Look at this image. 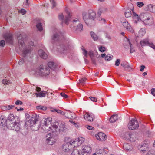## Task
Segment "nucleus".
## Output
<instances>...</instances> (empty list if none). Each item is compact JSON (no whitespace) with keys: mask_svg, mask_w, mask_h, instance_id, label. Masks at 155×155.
Listing matches in <instances>:
<instances>
[{"mask_svg":"<svg viewBox=\"0 0 155 155\" xmlns=\"http://www.w3.org/2000/svg\"><path fill=\"white\" fill-rule=\"evenodd\" d=\"M67 15L65 17L64 22L66 24L68 25L69 24V22L71 18V15L70 13L69 12H67Z\"/></svg>","mask_w":155,"mask_h":155,"instance_id":"obj_27","label":"nucleus"},{"mask_svg":"<svg viewBox=\"0 0 155 155\" xmlns=\"http://www.w3.org/2000/svg\"><path fill=\"white\" fill-rule=\"evenodd\" d=\"M123 148L127 151H130L132 150V147L127 143H124L123 145Z\"/></svg>","mask_w":155,"mask_h":155,"instance_id":"obj_29","label":"nucleus"},{"mask_svg":"<svg viewBox=\"0 0 155 155\" xmlns=\"http://www.w3.org/2000/svg\"><path fill=\"white\" fill-rule=\"evenodd\" d=\"M120 60V59H117L115 61V65L117 66L119 65Z\"/></svg>","mask_w":155,"mask_h":155,"instance_id":"obj_51","label":"nucleus"},{"mask_svg":"<svg viewBox=\"0 0 155 155\" xmlns=\"http://www.w3.org/2000/svg\"><path fill=\"white\" fill-rule=\"evenodd\" d=\"M72 22L74 25V29L77 33L81 32L83 30V26L80 22L79 20L76 18L73 20Z\"/></svg>","mask_w":155,"mask_h":155,"instance_id":"obj_5","label":"nucleus"},{"mask_svg":"<svg viewBox=\"0 0 155 155\" xmlns=\"http://www.w3.org/2000/svg\"><path fill=\"white\" fill-rule=\"evenodd\" d=\"M133 15H134V16L135 18H138V16L137 14L135 13H133Z\"/></svg>","mask_w":155,"mask_h":155,"instance_id":"obj_62","label":"nucleus"},{"mask_svg":"<svg viewBox=\"0 0 155 155\" xmlns=\"http://www.w3.org/2000/svg\"><path fill=\"white\" fill-rule=\"evenodd\" d=\"M50 70L48 67H43L40 66L39 68L37 69L36 71V74L41 76H46L49 74Z\"/></svg>","mask_w":155,"mask_h":155,"instance_id":"obj_4","label":"nucleus"},{"mask_svg":"<svg viewBox=\"0 0 155 155\" xmlns=\"http://www.w3.org/2000/svg\"><path fill=\"white\" fill-rule=\"evenodd\" d=\"M73 144H77L78 146H80L84 141V138L82 137H79L75 140L71 141Z\"/></svg>","mask_w":155,"mask_h":155,"instance_id":"obj_18","label":"nucleus"},{"mask_svg":"<svg viewBox=\"0 0 155 155\" xmlns=\"http://www.w3.org/2000/svg\"><path fill=\"white\" fill-rule=\"evenodd\" d=\"M15 104L16 105H21L22 104V102L20 100H18L17 101H16Z\"/></svg>","mask_w":155,"mask_h":155,"instance_id":"obj_56","label":"nucleus"},{"mask_svg":"<svg viewBox=\"0 0 155 155\" xmlns=\"http://www.w3.org/2000/svg\"><path fill=\"white\" fill-rule=\"evenodd\" d=\"M144 23L146 25H151L153 23V19L151 17H148L147 18V19H145Z\"/></svg>","mask_w":155,"mask_h":155,"instance_id":"obj_26","label":"nucleus"},{"mask_svg":"<svg viewBox=\"0 0 155 155\" xmlns=\"http://www.w3.org/2000/svg\"><path fill=\"white\" fill-rule=\"evenodd\" d=\"M38 54L42 58L46 59L48 57L47 54L42 50L38 51Z\"/></svg>","mask_w":155,"mask_h":155,"instance_id":"obj_24","label":"nucleus"},{"mask_svg":"<svg viewBox=\"0 0 155 155\" xmlns=\"http://www.w3.org/2000/svg\"><path fill=\"white\" fill-rule=\"evenodd\" d=\"M65 114L66 115L65 116L67 118L74 119L75 118L76 115L74 113L67 111L65 112Z\"/></svg>","mask_w":155,"mask_h":155,"instance_id":"obj_21","label":"nucleus"},{"mask_svg":"<svg viewBox=\"0 0 155 155\" xmlns=\"http://www.w3.org/2000/svg\"><path fill=\"white\" fill-rule=\"evenodd\" d=\"M83 19L87 25H88L90 21L89 16L88 13L84 12L83 13Z\"/></svg>","mask_w":155,"mask_h":155,"instance_id":"obj_20","label":"nucleus"},{"mask_svg":"<svg viewBox=\"0 0 155 155\" xmlns=\"http://www.w3.org/2000/svg\"><path fill=\"white\" fill-rule=\"evenodd\" d=\"M72 142L71 141L67 143L62 146L63 150L65 152H69L72 148L75 147V145H73Z\"/></svg>","mask_w":155,"mask_h":155,"instance_id":"obj_12","label":"nucleus"},{"mask_svg":"<svg viewBox=\"0 0 155 155\" xmlns=\"http://www.w3.org/2000/svg\"><path fill=\"white\" fill-rule=\"evenodd\" d=\"M150 46L153 49H155V45L153 44H150Z\"/></svg>","mask_w":155,"mask_h":155,"instance_id":"obj_64","label":"nucleus"},{"mask_svg":"<svg viewBox=\"0 0 155 155\" xmlns=\"http://www.w3.org/2000/svg\"><path fill=\"white\" fill-rule=\"evenodd\" d=\"M146 31L144 28L140 29L139 31V35L140 37H142L145 34Z\"/></svg>","mask_w":155,"mask_h":155,"instance_id":"obj_34","label":"nucleus"},{"mask_svg":"<svg viewBox=\"0 0 155 155\" xmlns=\"http://www.w3.org/2000/svg\"><path fill=\"white\" fill-rule=\"evenodd\" d=\"M51 121L52 118L51 117H48L45 120L44 123V124L45 125L44 128L45 129V131L48 132L49 131L51 130L52 132V129H53V128H52V125H51V126H49L50 125Z\"/></svg>","mask_w":155,"mask_h":155,"instance_id":"obj_7","label":"nucleus"},{"mask_svg":"<svg viewBox=\"0 0 155 155\" xmlns=\"http://www.w3.org/2000/svg\"><path fill=\"white\" fill-rule=\"evenodd\" d=\"M124 68V70L127 71H130L132 69L130 66L128 64Z\"/></svg>","mask_w":155,"mask_h":155,"instance_id":"obj_41","label":"nucleus"},{"mask_svg":"<svg viewBox=\"0 0 155 155\" xmlns=\"http://www.w3.org/2000/svg\"><path fill=\"white\" fill-rule=\"evenodd\" d=\"M38 121V118H37V116L35 115V116L32 117L30 120H26L25 122V126L31 127L32 124L33 125L37 123V122Z\"/></svg>","mask_w":155,"mask_h":155,"instance_id":"obj_10","label":"nucleus"},{"mask_svg":"<svg viewBox=\"0 0 155 155\" xmlns=\"http://www.w3.org/2000/svg\"><path fill=\"white\" fill-rule=\"evenodd\" d=\"M35 95L37 97H45L46 96V94L45 93L40 92L38 93H36Z\"/></svg>","mask_w":155,"mask_h":155,"instance_id":"obj_39","label":"nucleus"},{"mask_svg":"<svg viewBox=\"0 0 155 155\" xmlns=\"http://www.w3.org/2000/svg\"><path fill=\"white\" fill-rule=\"evenodd\" d=\"M60 95L62 97H63L64 98H66L68 97V95L65 94L64 93L62 92L60 93Z\"/></svg>","mask_w":155,"mask_h":155,"instance_id":"obj_47","label":"nucleus"},{"mask_svg":"<svg viewBox=\"0 0 155 155\" xmlns=\"http://www.w3.org/2000/svg\"><path fill=\"white\" fill-rule=\"evenodd\" d=\"M94 115L86 113L84 115V117L85 119L89 121H92L93 120Z\"/></svg>","mask_w":155,"mask_h":155,"instance_id":"obj_23","label":"nucleus"},{"mask_svg":"<svg viewBox=\"0 0 155 155\" xmlns=\"http://www.w3.org/2000/svg\"><path fill=\"white\" fill-rule=\"evenodd\" d=\"M4 37L7 42L10 44L12 43L13 37L12 34H6L4 35Z\"/></svg>","mask_w":155,"mask_h":155,"instance_id":"obj_19","label":"nucleus"},{"mask_svg":"<svg viewBox=\"0 0 155 155\" xmlns=\"http://www.w3.org/2000/svg\"><path fill=\"white\" fill-rule=\"evenodd\" d=\"M36 108L38 110H45L47 109V107L41 105L37 106Z\"/></svg>","mask_w":155,"mask_h":155,"instance_id":"obj_38","label":"nucleus"},{"mask_svg":"<svg viewBox=\"0 0 155 155\" xmlns=\"http://www.w3.org/2000/svg\"><path fill=\"white\" fill-rule=\"evenodd\" d=\"M17 39L18 41L19 48L20 51H21L23 53L24 58L21 59L18 62L19 65H21L23 64L26 60V57L30 52L31 47L34 45L33 42H31V44L27 46L25 45L22 35L20 33H17L16 35Z\"/></svg>","mask_w":155,"mask_h":155,"instance_id":"obj_2","label":"nucleus"},{"mask_svg":"<svg viewBox=\"0 0 155 155\" xmlns=\"http://www.w3.org/2000/svg\"><path fill=\"white\" fill-rule=\"evenodd\" d=\"M95 137L97 140L101 141H105L106 138L105 134L102 132H99L96 134Z\"/></svg>","mask_w":155,"mask_h":155,"instance_id":"obj_17","label":"nucleus"},{"mask_svg":"<svg viewBox=\"0 0 155 155\" xmlns=\"http://www.w3.org/2000/svg\"><path fill=\"white\" fill-rule=\"evenodd\" d=\"M86 80V78H82L79 80V83L81 84L82 85H83L85 83V81Z\"/></svg>","mask_w":155,"mask_h":155,"instance_id":"obj_43","label":"nucleus"},{"mask_svg":"<svg viewBox=\"0 0 155 155\" xmlns=\"http://www.w3.org/2000/svg\"><path fill=\"white\" fill-rule=\"evenodd\" d=\"M124 137L126 139H129L130 141H135V138L134 137H135L134 134H131L129 132H125L124 135Z\"/></svg>","mask_w":155,"mask_h":155,"instance_id":"obj_15","label":"nucleus"},{"mask_svg":"<svg viewBox=\"0 0 155 155\" xmlns=\"http://www.w3.org/2000/svg\"><path fill=\"white\" fill-rule=\"evenodd\" d=\"M118 116L117 115H114L110 118L109 121L111 123H114L118 119Z\"/></svg>","mask_w":155,"mask_h":155,"instance_id":"obj_30","label":"nucleus"},{"mask_svg":"<svg viewBox=\"0 0 155 155\" xmlns=\"http://www.w3.org/2000/svg\"><path fill=\"white\" fill-rule=\"evenodd\" d=\"M48 66L49 68H51L52 69L55 70L56 68V66L54 65V63L53 62H49L48 63Z\"/></svg>","mask_w":155,"mask_h":155,"instance_id":"obj_31","label":"nucleus"},{"mask_svg":"<svg viewBox=\"0 0 155 155\" xmlns=\"http://www.w3.org/2000/svg\"><path fill=\"white\" fill-rule=\"evenodd\" d=\"M89 98L90 100L93 102H97V98L95 97H90Z\"/></svg>","mask_w":155,"mask_h":155,"instance_id":"obj_46","label":"nucleus"},{"mask_svg":"<svg viewBox=\"0 0 155 155\" xmlns=\"http://www.w3.org/2000/svg\"><path fill=\"white\" fill-rule=\"evenodd\" d=\"M113 56L110 55H107L105 57V60L107 61H109L112 59Z\"/></svg>","mask_w":155,"mask_h":155,"instance_id":"obj_42","label":"nucleus"},{"mask_svg":"<svg viewBox=\"0 0 155 155\" xmlns=\"http://www.w3.org/2000/svg\"><path fill=\"white\" fill-rule=\"evenodd\" d=\"M2 108L4 110H9V107H8V106H2Z\"/></svg>","mask_w":155,"mask_h":155,"instance_id":"obj_50","label":"nucleus"},{"mask_svg":"<svg viewBox=\"0 0 155 155\" xmlns=\"http://www.w3.org/2000/svg\"><path fill=\"white\" fill-rule=\"evenodd\" d=\"M131 12L130 9H127L125 12V15L126 17L128 18L131 16Z\"/></svg>","mask_w":155,"mask_h":155,"instance_id":"obj_36","label":"nucleus"},{"mask_svg":"<svg viewBox=\"0 0 155 155\" xmlns=\"http://www.w3.org/2000/svg\"><path fill=\"white\" fill-rule=\"evenodd\" d=\"M140 44L141 46L143 47L145 46L148 45L149 44V42L148 40L144 39L140 41Z\"/></svg>","mask_w":155,"mask_h":155,"instance_id":"obj_32","label":"nucleus"},{"mask_svg":"<svg viewBox=\"0 0 155 155\" xmlns=\"http://www.w3.org/2000/svg\"><path fill=\"white\" fill-rule=\"evenodd\" d=\"M61 36L62 35L60 31L58 30H55L51 37L52 42L58 41L61 38Z\"/></svg>","mask_w":155,"mask_h":155,"instance_id":"obj_11","label":"nucleus"},{"mask_svg":"<svg viewBox=\"0 0 155 155\" xmlns=\"http://www.w3.org/2000/svg\"><path fill=\"white\" fill-rule=\"evenodd\" d=\"M52 111H55V112H57L59 114V113H60V112L61 111V110H60L54 109V110H52Z\"/></svg>","mask_w":155,"mask_h":155,"instance_id":"obj_63","label":"nucleus"},{"mask_svg":"<svg viewBox=\"0 0 155 155\" xmlns=\"http://www.w3.org/2000/svg\"><path fill=\"white\" fill-rule=\"evenodd\" d=\"M5 44V41L4 40H1L0 41V46L3 47Z\"/></svg>","mask_w":155,"mask_h":155,"instance_id":"obj_54","label":"nucleus"},{"mask_svg":"<svg viewBox=\"0 0 155 155\" xmlns=\"http://www.w3.org/2000/svg\"><path fill=\"white\" fill-rule=\"evenodd\" d=\"M137 6L139 7H141L144 5V3L142 2H139L137 3Z\"/></svg>","mask_w":155,"mask_h":155,"instance_id":"obj_45","label":"nucleus"},{"mask_svg":"<svg viewBox=\"0 0 155 155\" xmlns=\"http://www.w3.org/2000/svg\"><path fill=\"white\" fill-rule=\"evenodd\" d=\"M2 83L4 84H9V82L8 81L6 80H2Z\"/></svg>","mask_w":155,"mask_h":155,"instance_id":"obj_59","label":"nucleus"},{"mask_svg":"<svg viewBox=\"0 0 155 155\" xmlns=\"http://www.w3.org/2000/svg\"><path fill=\"white\" fill-rule=\"evenodd\" d=\"M86 127L88 129L91 130H94V128L91 126H90L89 125H87L86 126Z\"/></svg>","mask_w":155,"mask_h":155,"instance_id":"obj_52","label":"nucleus"},{"mask_svg":"<svg viewBox=\"0 0 155 155\" xmlns=\"http://www.w3.org/2000/svg\"><path fill=\"white\" fill-rule=\"evenodd\" d=\"M39 124L37 123L34 124H32L31 127V129L34 131L38 130L39 128Z\"/></svg>","mask_w":155,"mask_h":155,"instance_id":"obj_28","label":"nucleus"},{"mask_svg":"<svg viewBox=\"0 0 155 155\" xmlns=\"http://www.w3.org/2000/svg\"><path fill=\"white\" fill-rule=\"evenodd\" d=\"M82 151L83 153H87L86 155H88L91 152V146L88 145L84 146L82 147ZM82 155H84L82 154ZM81 155V154H80Z\"/></svg>","mask_w":155,"mask_h":155,"instance_id":"obj_16","label":"nucleus"},{"mask_svg":"<svg viewBox=\"0 0 155 155\" xmlns=\"http://www.w3.org/2000/svg\"><path fill=\"white\" fill-rule=\"evenodd\" d=\"M58 18L59 19L63 21L64 18V16L62 14H61L59 15Z\"/></svg>","mask_w":155,"mask_h":155,"instance_id":"obj_55","label":"nucleus"},{"mask_svg":"<svg viewBox=\"0 0 155 155\" xmlns=\"http://www.w3.org/2000/svg\"><path fill=\"white\" fill-rule=\"evenodd\" d=\"M46 142L49 145H52L55 142L56 137L51 134L50 133L48 134L46 137Z\"/></svg>","mask_w":155,"mask_h":155,"instance_id":"obj_8","label":"nucleus"},{"mask_svg":"<svg viewBox=\"0 0 155 155\" xmlns=\"http://www.w3.org/2000/svg\"><path fill=\"white\" fill-rule=\"evenodd\" d=\"M146 8L147 11L155 13V5L152 4L148 5H147Z\"/></svg>","mask_w":155,"mask_h":155,"instance_id":"obj_25","label":"nucleus"},{"mask_svg":"<svg viewBox=\"0 0 155 155\" xmlns=\"http://www.w3.org/2000/svg\"><path fill=\"white\" fill-rule=\"evenodd\" d=\"M139 125L138 122L136 118H134L129 122L128 127L129 130H133L138 128Z\"/></svg>","mask_w":155,"mask_h":155,"instance_id":"obj_6","label":"nucleus"},{"mask_svg":"<svg viewBox=\"0 0 155 155\" xmlns=\"http://www.w3.org/2000/svg\"><path fill=\"white\" fill-rule=\"evenodd\" d=\"M124 46L126 48H127L130 46V51L131 53L134 52L135 51V49L134 48L132 45L130 43L129 40L128 39H127V41H125V43H124Z\"/></svg>","mask_w":155,"mask_h":155,"instance_id":"obj_13","label":"nucleus"},{"mask_svg":"<svg viewBox=\"0 0 155 155\" xmlns=\"http://www.w3.org/2000/svg\"><path fill=\"white\" fill-rule=\"evenodd\" d=\"M52 126L53 133L57 132V130H58L62 131H64L66 130L65 123L64 122H61L60 123L56 122L53 123Z\"/></svg>","mask_w":155,"mask_h":155,"instance_id":"obj_3","label":"nucleus"},{"mask_svg":"<svg viewBox=\"0 0 155 155\" xmlns=\"http://www.w3.org/2000/svg\"><path fill=\"white\" fill-rule=\"evenodd\" d=\"M71 155H80L79 151L77 149H75L72 152Z\"/></svg>","mask_w":155,"mask_h":155,"instance_id":"obj_40","label":"nucleus"},{"mask_svg":"<svg viewBox=\"0 0 155 155\" xmlns=\"http://www.w3.org/2000/svg\"><path fill=\"white\" fill-rule=\"evenodd\" d=\"M83 54L86 57L87 56V51L85 49H83Z\"/></svg>","mask_w":155,"mask_h":155,"instance_id":"obj_58","label":"nucleus"},{"mask_svg":"<svg viewBox=\"0 0 155 155\" xmlns=\"http://www.w3.org/2000/svg\"><path fill=\"white\" fill-rule=\"evenodd\" d=\"M90 34L91 37L94 41H97L98 40V36L93 31H91Z\"/></svg>","mask_w":155,"mask_h":155,"instance_id":"obj_33","label":"nucleus"},{"mask_svg":"<svg viewBox=\"0 0 155 155\" xmlns=\"http://www.w3.org/2000/svg\"><path fill=\"white\" fill-rule=\"evenodd\" d=\"M145 68V66L144 65H142L141 66V68L140 69V71L143 72L144 71V69Z\"/></svg>","mask_w":155,"mask_h":155,"instance_id":"obj_61","label":"nucleus"},{"mask_svg":"<svg viewBox=\"0 0 155 155\" xmlns=\"http://www.w3.org/2000/svg\"><path fill=\"white\" fill-rule=\"evenodd\" d=\"M57 48L58 51L61 53L66 54L70 52L71 47L70 46H65L63 45H61L60 46H58Z\"/></svg>","mask_w":155,"mask_h":155,"instance_id":"obj_9","label":"nucleus"},{"mask_svg":"<svg viewBox=\"0 0 155 155\" xmlns=\"http://www.w3.org/2000/svg\"><path fill=\"white\" fill-rule=\"evenodd\" d=\"M51 4L52 5V8L55 7L56 5V3L54 0H50Z\"/></svg>","mask_w":155,"mask_h":155,"instance_id":"obj_44","label":"nucleus"},{"mask_svg":"<svg viewBox=\"0 0 155 155\" xmlns=\"http://www.w3.org/2000/svg\"><path fill=\"white\" fill-rule=\"evenodd\" d=\"M152 94L155 96V88H152L151 90Z\"/></svg>","mask_w":155,"mask_h":155,"instance_id":"obj_57","label":"nucleus"},{"mask_svg":"<svg viewBox=\"0 0 155 155\" xmlns=\"http://www.w3.org/2000/svg\"><path fill=\"white\" fill-rule=\"evenodd\" d=\"M0 122L2 126H6L9 129L15 131H18L20 127L19 118L16 116H14L13 114H10L8 116L7 119H4V117L1 116Z\"/></svg>","mask_w":155,"mask_h":155,"instance_id":"obj_1","label":"nucleus"},{"mask_svg":"<svg viewBox=\"0 0 155 155\" xmlns=\"http://www.w3.org/2000/svg\"><path fill=\"white\" fill-rule=\"evenodd\" d=\"M88 54L91 58H92L94 56V54L92 51H89L88 53Z\"/></svg>","mask_w":155,"mask_h":155,"instance_id":"obj_53","label":"nucleus"},{"mask_svg":"<svg viewBox=\"0 0 155 155\" xmlns=\"http://www.w3.org/2000/svg\"><path fill=\"white\" fill-rule=\"evenodd\" d=\"M19 12L20 13H21L22 15H24L26 13V11H25V10L22 9L21 10H19Z\"/></svg>","mask_w":155,"mask_h":155,"instance_id":"obj_49","label":"nucleus"},{"mask_svg":"<svg viewBox=\"0 0 155 155\" xmlns=\"http://www.w3.org/2000/svg\"><path fill=\"white\" fill-rule=\"evenodd\" d=\"M36 26L39 31H41L42 30V27L41 23L38 22L36 25Z\"/></svg>","mask_w":155,"mask_h":155,"instance_id":"obj_37","label":"nucleus"},{"mask_svg":"<svg viewBox=\"0 0 155 155\" xmlns=\"http://www.w3.org/2000/svg\"><path fill=\"white\" fill-rule=\"evenodd\" d=\"M127 64V63L125 62H122L121 64V65L124 68Z\"/></svg>","mask_w":155,"mask_h":155,"instance_id":"obj_60","label":"nucleus"},{"mask_svg":"<svg viewBox=\"0 0 155 155\" xmlns=\"http://www.w3.org/2000/svg\"><path fill=\"white\" fill-rule=\"evenodd\" d=\"M105 48L104 47L101 46L99 48V50L101 52H103L105 51Z\"/></svg>","mask_w":155,"mask_h":155,"instance_id":"obj_48","label":"nucleus"},{"mask_svg":"<svg viewBox=\"0 0 155 155\" xmlns=\"http://www.w3.org/2000/svg\"><path fill=\"white\" fill-rule=\"evenodd\" d=\"M121 22L123 26L126 28L127 30L131 33L134 32V30L132 27L127 21H125L123 22Z\"/></svg>","mask_w":155,"mask_h":155,"instance_id":"obj_14","label":"nucleus"},{"mask_svg":"<svg viewBox=\"0 0 155 155\" xmlns=\"http://www.w3.org/2000/svg\"><path fill=\"white\" fill-rule=\"evenodd\" d=\"M88 13L90 19L94 20L96 17V13L92 10H90L88 11Z\"/></svg>","mask_w":155,"mask_h":155,"instance_id":"obj_22","label":"nucleus"},{"mask_svg":"<svg viewBox=\"0 0 155 155\" xmlns=\"http://www.w3.org/2000/svg\"><path fill=\"white\" fill-rule=\"evenodd\" d=\"M107 10V9L106 8H101L99 9L97 15L98 16L100 15L101 13L106 12Z\"/></svg>","mask_w":155,"mask_h":155,"instance_id":"obj_35","label":"nucleus"}]
</instances>
